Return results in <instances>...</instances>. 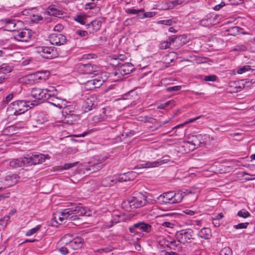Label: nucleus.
<instances>
[{"instance_id":"nucleus-56","label":"nucleus","mask_w":255,"mask_h":255,"mask_svg":"<svg viewBox=\"0 0 255 255\" xmlns=\"http://www.w3.org/2000/svg\"><path fill=\"white\" fill-rule=\"evenodd\" d=\"M76 33L82 37L88 35V32L85 30H77Z\"/></svg>"},{"instance_id":"nucleus-2","label":"nucleus","mask_w":255,"mask_h":255,"mask_svg":"<svg viewBox=\"0 0 255 255\" xmlns=\"http://www.w3.org/2000/svg\"><path fill=\"white\" fill-rule=\"evenodd\" d=\"M206 135L202 134L189 135L188 140L184 142V146L189 147V151H193L198 147L205 145Z\"/></svg>"},{"instance_id":"nucleus-23","label":"nucleus","mask_w":255,"mask_h":255,"mask_svg":"<svg viewBox=\"0 0 255 255\" xmlns=\"http://www.w3.org/2000/svg\"><path fill=\"white\" fill-rule=\"evenodd\" d=\"M94 75L92 76L91 78L95 87L97 88L102 85L106 79L103 78L101 75L94 74Z\"/></svg>"},{"instance_id":"nucleus-17","label":"nucleus","mask_w":255,"mask_h":255,"mask_svg":"<svg viewBox=\"0 0 255 255\" xmlns=\"http://www.w3.org/2000/svg\"><path fill=\"white\" fill-rule=\"evenodd\" d=\"M133 66L131 63H125L119 67V71L123 75H127L132 72Z\"/></svg>"},{"instance_id":"nucleus-25","label":"nucleus","mask_w":255,"mask_h":255,"mask_svg":"<svg viewBox=\"0 0 255 255\" xmlns=\"http://www.w3.org/2000/svg\"><path fill=\"white\" fill-rule=\"evenodd\" d=\"M49 76V72L47 71H38L31 75L35 80H45Z\"/></svg>"},{"instance_id":"nucleus-5","label":"nucleus","mask_w":255,"mask_h":255,"mask_svg":"<svg viewBox=\"0 0 255 255\" xmlns=\"http://www.w3.org/2000/svg\"><path fill=\"white\" fill-rule=\"evenodd\" d=\"M37 52L45 59H52L57 57L58 53L54 46H39L36 48Z\"/></svg>"},{"instance_id":"nucleus-62","label":"nucleus","mask_w":255,"mask_h":255,"mask_svg":"<svg viewBox=\"0 0 255 255\" xmlns=\"http://www.w3.org/2000/svg\"><path fill=\"white\" fill-rule=\"evenodd\" d=\"M43 19V17L41 15H33L32 20L33 21H38L40 20H42Z\"/></svg>"},{"instance_id":"nucleus-21","label":"nucleus","mask_w":255,"mask_h":255,"mask_svg":"<svg viewBox=\"0 0 255 255\" xmlns=\"http://www.w3.org/2000/svg\"><path fill=\"white\" fill-rule=\"evenodd\" d=\"M26 156L18 159H14L9 162V165L13 168L21 167L23 165H27L26 162Z\"/></svg>"},{"instance_id":"nucleus-30","label":"nucleus","mask_w":255,"mask_h":255,"mask_svg":"<svg viewBox=\"0 0 255 255\" xmlns=\"http://www.w3.org/2000/svg\"><path fill=\"white\" fill-rule=\"evenodd\" d=\"M89 170L91 171L92 172H96L100 170L103 166V164L101 163H96L93 164L90 162Z\"/></svg>"},{"instance_id":"nucleus-14","label":"nucleus","mask_w":255,"mask_h":255,"mask_svg":"<svg viewBox=\"0 0 255 255\" xmlns=\"http://www.w3.org/2000/svg\"><path fill=\"white\" fill-rule=\"evenodd\" d=\"M46 12L49 15H52L58 18H60L64 16L65 13L57 8L55 5H51L48 6L46 10Z\"/></svg>"},{"instance_id":"nucleus-20","label":"nucleus","mask_w":255,"mask_h":255,"mask_svg":"<svg viewBox=\"0 0 255 255\" xmlns=\"http://www.w3.org/2000/svg\"><path fill=\"white\" fill-rule=\"evenodd\" d=\"M94 100V97H90L85 101L83 105L85 112H88L95 107L96 104Z\"/></svg>"},{"instance_id":"nucleus-38","label":"nucleus","mask_w":255,"mask_h":255,"mask_svg":"<svg viewBox=\"0 0 255 255\" xmlns=\"http://www.w3.org/2000/svg\"><path fill=\"white\" fill-rule=\"evenodd\" d=\"M40 228H41L40 225H38L36 226L35 228H33L28 230L25 234L26 236H30L32 235L33 234L36 233L40 229Z\"/></svg>"},{"instance_id":"nucleus-6","label":"nucleus","mask_w":255,"mask_h":255,"mask_svg":"<svg viewBox=\"0 0 255 255\" xmlns=\"http://www.w3.org/2000/svg\"><path fill=\"white\" fill-rule=\"evenodd\" d=\"M151 230V226L143 222H139L133 224L129 228V231L131 233L136 234L141 232L149 233Z\"/></svg>"},{"instance_id":"nucleus-9","label":"nucleus","mask_w":255,"mask_h":255,"mask_svg":"<svg viewBox=\"0 0 255 255\" xmlns=\"http://www.w3.org/2000/svg\"><path fill=\"white\" fill-rule=\"evenodd\" d=\"M79 72L82 74L93 75L94 72H96L97 66L96 65H92L91 63L79 64L77 65Z\"/></svg>"},{"instance_id":"nucleus-1","label":"nucleus","mask_w":255,"mask_h":255,"mask_svg":"<svg viewBox=\"0 0 255 255\" xmlns=\"http://www.w3.org/2000/svg\"><path fill=\"white\" fill-rule=\"evenodd\" d=\"M146 202V196L141 193H137L134 196L123 201L122 206L127 211H130L144 206Z\"/></svg>"},{"instance_id":"nucleus-32","label":"nucleus","mask_w":255,"mask_h":255,"mask_svg":"<svg viewBox=\"0 0 255 255\" xmlns=\"http://www.w3.org/2000/svg\"><path fill=\"white\" fill-rule=\"evenodd\" d=\"M6 25V26H9L10 24H12V26L9 27V31H13L14 30V27L16 25L15 20L13 19H9V18H5L2 20Z\"/></svg>"},{"instance_id":"nucleus-37","label":"nucleus","mask_w":255,"mask_h":255,"mask_svg":"<svg viewBox=\"0 0 255 255\" xmlns=\"http://www.w3.org/2000/svg\"><path fill=\"white\" fill-rule=\"evenodd\" d=\"M250 70L253 71L254 69H252L251 67L249 65H245L239 68L237 70V73L239 74H241Z\"/></svg>"},{"instance_id":"nucleus-24","label":"nucleus","mask_w":255,"mask_h":255,"mask_svg":"<svg viewBox=\"0 0 255 255\" xmlns=\"http://www.w3.org/2000/svg\"><path fill=\"white\" fill-rule=\"evenodd\" d=\"M227 31L229 32V34L233 36H236L240 34H246V33L244 31L243 29L239 26L229 27Z\"/></svg>"},{"instance_id":"nucleus-41","label":"nucleus","mask_w":255,"mask_h":255,"mask_svg":"<svg viewBox=\"0 0 255 255\" xmlns=\"http://www.w3.org/2000/svg\"><path fill=\"white\" fill-rule=\"evenodd\" d=\"M167 243V244H165L166 246L170 248L171 249H173V248H172V246H173V247L175 248V246L178 244V243L179 242H178V240L176 241L174 240H173L172 241H165V243Z\"/></svg>"},{"instance_id":"nucleus-43","label":"nucleus","mask_w":255,"mask_h":255,"mask_svg":"<svg viewBox=\"0 0 255 255\" xmlns=\"http://www.w3.org/2000/svg\"><path fill=\"white\" fill-rule=\"evenodd\" d=\"M221 255H232V252L230 248H224L221 251Z\"/></svg>"},{"instance_id":"nucleus-53","label":"nucleus","mask_w":255,"mask_h":255,"mask_svg":"<svg viewBox=\"0 0 255 255\" xmlns=\"http://www.w3.org/2000/svg\"><path fill=\"white\" fill-rule=\"evenodd\" d=\"M172 20L171 19L167 20H159L158 22V24H164L166 25H171L172 24Z\"/></svg>"},{"instance_id":"nucleus-60","label":"nucleus","mask_w":255,"mask_h":255,"mask_svg":"<svg viewBox=\"0 0 255 255\" xmlns=\"http://www.w3.org/2000/svg\"><path fill=\"white\" fill-rule=\"evenodd\" d=\"M59 251L63 255H65L68 253L67 248L65 247H62L59 249Z\"/></svg>"},{"instance_id":"nucleus-58","label":"nucleus","mask_w":255,"mask_h":255,"mask_svg":"<svg viewBox=\"0 0 255 255\" xmlns=\"http://www.w3.org/2000/svg\"><path fill=\"white\" fill-rule=\"evenodd\" d=\"M127 177H131V179H130L129 180H133L136 176V173L134 172H128L127 173Z\"/></svg>"},{"instance_id":"nucleus-42","label":"nucleus","mask_w":255,"mask_h":255,"mask_svg":"<svg viewBox=\"0 0 255 255\" xmlns=\"http://www.w3.org/2000/svg\"><path fill=\"white\" fill-rule=\"evenodd\" d=\"M143 12V10L142 9H136L133 8H130L128 9V13L132 14H137L141 15V13ZM138 17V16H137Z\"/></svg>"},{"instance_id":"nucleus-18","label":"nucleus","mask_w":255,"mask_h":255,"mask_svg":"<svg viewBox=\"0 0 255 255\" xmlns=\"http://www.w3.org/2000/svg\"><path fill=\"white\" fill-rule=\"evenodd\" d=\"M68 209L70 212V215L74 214L82 216L85 215L86 213L85 208L80 205L72 207L70 208H68Z\"/></svg>"},{"instance_id":"nucleus-28","label":"nucleus","mask_w":255,"mask_h":255,"mask_svg":"<svg viewBox=\"0 0 255 255\" xmlns=\"http://www.w3.org/2000/svg\"><path fill=\"white\" fill-rule=\"evenodd\" d=\"M172 196L173 204L180 202L184 197V196L182 194V192L181 191H179L176 193H174L173 192H172Z\"/></svg>"},{"instance_id":"nucleus-46","label":"nucleus","mask_w":255,"mask_h":255,"mask_svg":"<svg viewBox=\"0 0 255 255\" xmlns=\"http://www.w3.org/2000/svg\"><path fill=\"white\" fill-rule=\"evenodd\" d=\"M170 45V42L164 41L162 42L159 44V47L161 49H166L169 47Z\"/></svg>"},{"instance_id":"nucleus-51","label":"nucleus","mask_w":255,"mask_h":255,"mask_svg":"<svg viewBox=\"0 0 255 255\" xmlns=\"http://www.w3.org/2000/svg\"><path fill=\"white\" fill-rule=\"evenodd\" d=\"M54 219L55 221L59 224H60L61 223L58 222V220H59L60 222H62L65 220L62 218V217L57 213L54 214Z\"/></svg>"},{"instance_id":"nucleus-44","label":"nucleus","mask_w":255,"mask_h":255,"mask_svg":"<svg viewBox=\"0 0 255 255\" xmlns=\"http://www.w3.org/2000/svg\"><path fill=\"white\" fill-rule=\"evenodd\" d=\"M31 117V115L29 113H23V115L20 118V122L25 123L28 121Z\"/></svg>"},{"instance_id":"nucleus-47","label":"nucleus","mask_w":255,"mask_h":255,"mask_svg":"<svg viewBox=\"0 0 255 255\" xmlns=\"http://www.w3.org/2000/svg\"><path fill=\"white\" fill-rule=\"evenodd\" d=\"M181 89V86H174L172 87H169L166 89V91L167 92H173V91H178L180 90Z\"/></svg>"},{"instance_id":"nucleus-31","label":"nucleus","mask_w":255,"mask_h":255,"mask_svg":"<svg viewBox=\"0 0 255 255\" xmlns=\"http://www.w3.org/2000/svg\"><path fill=\"white\" fill-rule=\"evenodd\" d=\"M74 20L81 24H85L87 22V16L85 15H76L73 18Z\"/></svg>"},{"instance_id":"nucleus-26","label":"nucleus","mask_w":255,"mask_h":255,"mask_svg":"<svg viewBox=\"0 0 255 255\" xmlns=\"http://www.w3.org/2000/svg\"><path fill=\"white\" fill-rule=\"evenodd\" d=\"M198 236L202 239H209L212 236L211 230L208 228H203L198 232Z\"/></svg>"},{"instance_id":"nucleus-34","label":"nucleus","mask_w":255,"mask_h":255,"mask_svg":"<svg viewBox=\"0 0 255 255\" xmlns=\"http://www.w3.org/2000/svg\"><path fill=\"white\" fill-rule=\"evenodd\" d=\"M237 216L243 218H247L251 216L250 213L245 209H242L239 211L237 213Z\"/></svg>"},{"instance_id":"nucleus-11","label":"nucleus","mask_w":255,"mask_h":255,"mask_svg":"<svg viewBox=\"0 0 255 255\" xmlns=\"http://www.w3.org/2000/svg\"><path fill=\"white\" fill-rule=\"evenodd\" d=\"M45 101L51 105H53L59 109L62 108L63 106H64V101L62 99L55 97L54 93H52V95H47L45 98Z\"/></svg>"},{"instance_id":"nucleus-33","label":"nucleus","mask_w":255,"mask_h":255,"mask_svg":"<svg viewBox=\"0 0 255 255\" xmlns=\"http://www.w3.org/2000/svg\"><path fill=\"white\" fill-rule=\"evenodd\" d=\"M12 71V68L6 64H2L0 67V73L6 74Z\"/></svg>"},{"instance_id":"nucleus-36","label":"nucleus","mask_w":255,"mask_h":255,"mask_svg":"<svg viewBox=\"0 0 255 255\" xmlns=\"http://www.w3.org/2000/svg\"><path fill=\"white\" fill-rule=\"evenodd\" d=\"M58 214L64 220L69 219V216H71L68 208L64 209L62 211L58 212Z\"/></svg>"},{"instance_id":"nucleus-16","label":"nucleus","mask_w":255,"mask_h":255,"mask_svg":"<svg viewBox=\"0 0 255 255\" xmlns=\"http://www.w3.org/2000/svg\"><path fill=\"white\" fill-rule=\"evenodd\" d=\"M65 113L66 114L65 118L66 122L69 124H73L74 122L80 120L79 115L75 114L70 111H68V109H66Z\"/></svg>"},{"instance_id":"nucleus-48","label":"nucleus","mask_w":255,"mask_h":255,"mask_svg":"<svg viewBox=\"0 0 255 255\" xmlns=\"http://www.w3.org/2000/svg\"><path fill=\"white\" fill-rule=\"evenodd\" d=\"M238 84H239L238 82H231L230 83V87H234L235 89H236V90L235 91H234V92H237L240 91L242 89L241 86H237Z\"/></svg>"},{"instance_id":"nucleus-49","label":"nucleus","mask_w":255,"mask_h":255,"mask_svg":"<svg viewBox=\"0 0 255 255\" xmlns=\"http://www.w3.org/2000/svg\"><path fill=\"white\" fill-rule=\"evenodd\" d=\"M9 219V216H5L2 219L0 220V225L2 227H5L7 225V221Z\"/></svg>"},{"instance_id":"nucleus-55","label":"nucleus","mask_w":255,"mask_h":255,"mask_svg":"<svg viewBox=\"0 0 255 255\" xmlns=\"http://www.w3.org/2000/svg\"><path fill=\"white\" fill-rule=\"evenodd\" d=\"M159 255H178L177 253L173 252H167L165 250H162L160 252Z\"/></svg>"},{"instance_id":"nucleus-64","label":"nucleus","mask_w":255,"mask_h":255,"mask_svg":"<svg viewBox=\"0 0 255 255\" xmlns=\"http://www.w3.org/2000/svg\"><path fill=\"white\" fill-rule=\"evenodd\" d=\"M181 244L182 243H178V244L175 246V247L173 249L175 251H176L177 252H181L182 249Z\"/></svg>"},{"instance_id":"nucleus-61","label":"nucleus","mask_w":255,"mask_h":255,"mask_svg":"<svg viewBox=\"0 0 255 255\" xmlns=\"http://www.w3.org/2000/svg\"><path fill=\"white\" fill-rule=\"evenodd\" d=\"M63 29V27L61 24H57L55 26L54 28V30L55 31H57V32H59L61 31Z\"/></svg>"},{"instance_id":"nucleus-40","label":"nucleus","mask_w":255,"mask_h":255,"mask_svg":"<svg viewBox=\"0 0 255 255\" xmlns=\"http://www.w3.org/2000/svg\"><path fill=\"white\" fill-rule=\"evenodd\" d=\"M154 15L155 13L154 12H147L145 13H143V12H142V13H141V15H138V17L139 18L142 19L145 17H151L153 16Z\"/></svg>"},{"instance_id":"nucleus-50","label":"nucleus","mask_w":255,"mask_h":255,"mask_svg":"<svg viewBox=\"0 0 255 255\" xmlns=\"http://www.w3.org/2000/svg\"><path fill=\"white\" fill-rule=\"evenodd\" d=\"M131 177H128L127 174L126 173H125L123 175H121V176H120L119 177L118 179H117V181H118L119 182L127 181L128 180H129L130 179H131Z\"/></svg>"},{"instance_id":"nucleus-8","label":"nucleus","mask_w":255,"mask_h":255,"mask_svg":"<svg viewBox=\"0 0 255 255\" xmlns=\"http://www.w3.org/2000/svg\"><path fill=\"white\" fill-rule=\"evenodd\" d=\"M49 38L51 44L56 46L64 45L67 41L65 36L59 32L51 33Z\"/></svg>"},{"instance_id":"nucleus-15","label":"nucleus","mask_w":255,"mask_h":255,"mask_svg":"<svg viewBox=\"0 0 255 255\" xmlns=\"http://www.w3.org/2000/svg\"><path fill=\"white\" fill-rule=\"evenodd\" d=\"M102 23L100 20H94L86 24V28L91 33L97 31L101 27Z\"/></svg>"},{"instance_id":"nucleus-3","label":"nucleus","mask_w":255,"mask_h":255,"mask_svg":"<svg viewBox=\"0 0 255 255\" xmlns=\"http://www.w3.org/2000/svg\"><path fill=\"white\" fill-rule=\"evenodd\" d=\"M29 101L18 100L10 104L8 109L13 112V115H20L26 113L31 107L29 106Z\"/></svg>"},{"instance_id":"nucleus-10","label":"nucleus","mask_w":255,"mask_h":255,"mask_svg":"<svg viewBox=\"0 0 255 255\" xmlns=\"http://www.w3.org/2000/svg\"><path fill=\"white\" fill-rule=\"evenodd\" d=\"M164 158H165L163 160H160L159 161H155L153 162L147 161L142 164H140L138 165V167L137 168H152L157 167L159 165H161L164 163H167L170 160L169 157L168 156H164Z\"/></svg>"},{"instance_id":"nucleus-59","label":"nucleus","mask_w":255,"mask_h":255,"mask_svg":"<svg viewBox=\"0 0 255 255\" xmlns=\"http://www.w3.org/2000/svg\"><path fill=\"white\" fill-rule=\"evenodd\" d=\"M225 5V3L223 1H222L219 4H217V5H216L215 6H214V7H213V9L215 10H219L220 8H221Z\"/></svg>"},{"instance_id":"nucleus-29","label":"nucleus","mask_w":255,"mask_h":255,"mask_svg":"<svg viewBox=\"0 0 255 255\" xmlns=\"http://www.w3.org/2000/svg\"><path fill=\"white\" fill-rule=\"evenodd\" d=\"M117 182V178L112 179L111 177H107L102 181V184L104 186L108 187L115 184Z\"/></svg>"},{"instance_id":"nucleus-4","label":"nucleus","mask_w":255,"mask_h":255,"mask_svg":"<svg viewBox=\"0 0 255 255\" xmlns=\"http://www.w3.org/2000/svg\"><path fill=\"white\" fill-rule=\"evenodd\" d=\"M176 238L182 244L191 243L194 240V231L191 229L181 230L176 234Z\"/></svg>"},{"instance_id":"nucleus-63","label":"nucleus","mask_w":255,"mask_h":255,"mask_svg":"<svg viewBox=\"0 0 255 255\" xmlns=\"http://www.w3.org/2000/svg\"><path fill=\"white\" fill-rule=\"evenodd\" d=\"M162 225L166 228H172L173 224L169 222H164L162 224Z\"/></svg>"},{"instance_id":"nucleus-57","label":"nucleus","mask_w":255,"mask_h":255,"mask_svg":"<svg viewBox=\"0 0 255 255\" xmlns=\"http://www.w3.org/2000/svg\"><path fill=\"white\" fill-rule=\"evenodd\" d=\"M77 163H66L64 165V168L65 169H69L73 167H74L76 165Z\"/></svg>"},{"instance_id":"nucleus-19","label":"nucleus","mask_w":255,"mask_h":255,"mask_svg":"<svg viewBox=\"0 0 255 255\" xmlns=\"http://www.w3.org/2000/svg\"><path fill=\"white\" fill-rule=\"evenodd\" d=\"M84 240L80 237L74 238L69 243V246L74 250H78L83 245Z\"/></svg>"},{"instance_id":"nucleus-7","label":"nucleus","mask_w":255,"mask_h":255,"mask_svg":"<svg viewBox=\"0 0 255 255\" xmlns=\"http://www.w3.org/2000/svg\"><path fill=\"white\" fill-rule=\"evenodd\" d=\"M48 156H46L42 154H32L31 155H27L26 156V162L27 166H31L37 164H40L43 162Z\"/></svg>"},{"instance_id":"nucleus-12","label":"nucleus","mask_w":255,"mask_h":255,"mask_svg":"<svg viewBox=\"0 0 255 255\" xmlns=\"http://www.w3.org/2000/svg\"><path fill=\"white\" fill-rule=\"evenodd\" d=\"M158 202L161 205L173 204L172 192L163 193L157 198Z\"/></svg>"},{"instance_id":"nucleus-39","label":"nucleus","mask_w":255,"mask_h":255,"mask_svg":"<svg viewBox=\"0 0 255 255\" xmlns=\"http://www.w3.org/2000/svg\"><path fill=\"white\" fill-rule=\"evenodd\" d=\"M249 223L248 222L239 223L236 225H234L233 228L235 229H243L247 228Z\"/></svg>"},{"instance_id":"nucleus-22","label":"nucleus","mask_w":255,"mask_h":255,"mask_svg":"<svg viewBox=\"0 0 255 255\" xmlns=\"http://www.w3.org/2000/svg\"><path fill=\"white\" fill-rule=\"evenodd\" d=\"M30 37L31 35L29 32L21 31L17 33V34L15 36V38L18 41H27Z\"/></svg>"},{"instance_id":"nucleus-27","label":"nucleus","mask_w":255,"mask_h":255,"mask_svg":"<svg viewBox=\"0 0 255 255\" xmlns=\"http://www.w3.org/2000/svg\"><path fill=\"white\" fill-rule=\"evenodd\" d=\"M123 98L125 100H134L138 98V94L136 89L131 90L123 95Z\"/></svg>"},{"instance_id":"nucleus-45","label":"nucleus","mask_w":255,"mask_h":255,"mask_svg":"<svg viewBox=\"0 0 255 255\" xmlns=\"http://www.w3.org/2000/svg\"><path fill=\"white\" fill-rule=\"evenodd\" d=\"M247 49V47L243 44L236 45L234 48V50L236 51H244Z\"/></svg>"},{"instance_id":"nucleus-35","label":"nucleus","mask_w":255,"mask_h":255,"mask_svg":"<svg viewBox=\"0 0 255 255\" xmlns=\"http://www.w3.org/2000/svg\"><path fill=\"white\" fill-rule=\"evenodd\" d=\"M84 84L85 85V88L87 90H91L96 88L92 79L84 82Z\"/></svg>"},{"instance_id":"nucleus-54","label":"nucleus","mask_w":255,"mask_h":255,"mask_svg":"<svg viewBox=\"0 0 255 255\" xmlns=\"http://www.w3.org/2000/svg\"><path fill=\"white\" fill-rule=\"evenodd\" d=\"M43 90L46 91L45 92H46L47 95H52V93L54 94V92H56V89L53 87H50L49 89H43Z\"/></svg>"},{"instance_id":"nucleus-13","label":"nucleus","mask_w":255,"mask_h":255,"mask_svg":"<svg viewBox=\"0 0 255 255\" xmlns=\"http://www.w3.org/2000/svg\"><path fill=\"white\" fill-rule=\"evenodd\" d=\"M45 91H46L38 88H33L31 90V94L33 98L38 100L45 101V98L47 95L46 92H45Z\"/></svg>"},{"instance_id":"nucleus-52","label":"nucleus","mask_w":255,"mask_h":255,"mask_svg":"<svg viewBox=\"0 0 255 255\" xmlns=\"http://www.w3.org/2000/svg\"><path fill=\"white\" fill-rule=\"evenodd\" d=\"M217 77L214 75L206 76L204 77V80L206 81L214 82L216 80Z\"/></svg>"}]
</instances>
